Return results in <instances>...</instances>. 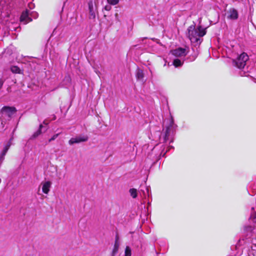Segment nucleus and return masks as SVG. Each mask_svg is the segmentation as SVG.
I'll return each mask as SVG.
<instances>
[{"instance_id":"nucleus-1","label":"nucleus","mask_w":256,"mask_h":256,"mask_svg":"<svg viewBox=\"0 0 256 256\" xmlns=\"http://www.w3.org/2000/svg\"><path fill=\"white\" fill-rule=\"evenodd\" d=\"M206 34V28H203L201 26H198L196 28L195 25L192 24L188 28V35L192 42H198L200 38Z\"/></svg>"},{"instance_id":"nucleus-2","label":"nucleus","mask_w":256,"mask_h":256,"mask_svg":"<svg viewBox=\"0 0 256 256\" xmlns=\"http://www.w3.org/2000/svg\"><path fill=\"white\" fill-rule=\"evenodd\" d=\"M248 60V54L246 52H242L236 59L232 60V64L238 68H243Z\"/></svg>"},{"instance_id":"nucleus-3","label":"nucleus","mask_w":256,"mask_h":256,"mask_svg":"<svg viewBox=\"0 0 256 256\" xmlns=\"http://www.w3.org/2000/svg\"><path fill=\"white\" fill-rule=\"evenodd\" d=\"M16 112V109L14 106H4L1 109V112L9 118H10Z\"/></svg>"},{"instance_id":"nucleus-4","label":"nucleus","mask_w":256,"mask_h":256,"mask_svg":"<svg viewBox=\"0 0 256 256\" xmlns=\"http://www.w3.org/2000/svg\"><path fill=\"white\" fill-rule=\"evenodd\" d=\"M88 137L86 135L80 136L76 138H71L69 140L68 143L70 144H74L86 142L88 140Z\"/></svg>"},{"instance_id":"nucleus-5","label":"nucleus","mask_w":256,"mask_h":256,"mask_svg":"<svg viewBox=\"0 0 256 256\" xmlns=\"http://www.w3.org/2000/svg\"><path fill=\"white\" fill-rule=\"evenodd\" d=\"M28 10H26L21 14L20 21L24 24H26L32 20V18L28 16Z\"/></svg>"},{"instance_id":"nucleus-6","label":"nucleus","mask_w":256,"mask_h":256,"mask_svg":"<svg viewBox=\"0 0 256 256\" xmlns=\"http://www.w3.org/2000/svg\"><path fill=\"white\" fill-rule=\"evenodd\" d=\"M171 53L172 55L176 57H180L182 56H186V48H178L175 50H171Z\"/></svg>"},{"instance_id":"nucleus-7","label":"nucleus","mask_w":256,"mask_h":256,"mask_svg":"<svg viewBox=\"0 0 256 256\" xmlns=\"http://www.w3.org/2000/svg\"><path fill=\"white\" fill-rule=\"evenodd\" d=\"M238 10L234 8H230L228 12L227 18L228 19L235 20L238 19Z\"/></svg>"},{"instance_id":"nucleus-8","label":"nucleus","mask_w":256,"mask_h":256,"mask_svg":"<svg viewBox=\"0 0 256 256\" xmlns=\"http://www.w3.org/2000/svg\"><path fill=\"white\" fill-rule=\"evenodd\" d=\"M51 186V182L50 181H47L43 184L42 187V191L45 194H48L50 191V188Z\"/></svg>"},{"instance_id":"nucleus-9","label":"nucleus","mask_w":256,"mask_h":256,"mask_svg":"<svg viewBox=\"0 0 256 256\" xmlns=\"http://www.w3.org/2000/svg\"><path fill=\"white\" fill-rule=\"evenodd\" d=\"M89 18L94 19L96 18L95 12L94 10L93 4L92 2H88Z\"/></svg>"},{"instance_id":"nucleus-10","label":"nucleus","mask_w":256,"mask_h":256,"mask_svg":"<svg viewBox=\"0 0 256 256\" xmlns=\"http://www.w3.org/2000/svg\"><path fill=\"white\" fill-rule=\"evenodd\" d=\"M43 128L42 124L39 126L38 130L35 132L30 138V140H34L38 136L42 134V129Z\"/></svg>"},{"instance_id":"nucleus-11","label":"nucleus","mask_w":256,"mask_h":256,"mask_svg":"<svg viewBox=\"0 0 256 256\" xmlns=\"http://www.w3.org/2000/svg\"><path fill=\"white\" fill-rule=\"evenodd\" d=\"M12 138H11L8 142L7 144L4 146V150L2 152V156H4L6 154L8 150L10 148V146L12 145Z\"/></svg>"},{"instance_id":"nucleus-12","label":"nucleus","mask_w":256,"mask_h":256,"mask_svg":"<svg viewBox=\"0 0 256 256\" xmlns=\"http://www.w3.org/2000/svg\"><path fill=\"white\" fill-rule=\"evenodd\" d=\"M136 77L138 80H142L144 77L143 71L141 70L138 69L136 72Z\"/></svg>"},{"instance_id":"nucleus-13","label":"nucleus","mask_w":256,"mask_h":256,"mask_svg":"<svg viewBox=\"0 0 256 256\" xmlns=\"http://www.w3.org/2000/svg\"><path fill=\"white\" fill-rule=\"evenodd\" d=\"M129 192L130 194V196H132V198H135L137 197L138 193H137L136 189L134 188H130L129 190Z\"/></svg>"},{"instance_id":"nucleus-14","label":"nucleus","mask_w":256,"mask_h":256,"mask_svg":"<svg viewBox=\"0 0 256 256\" xmlns=\"http://www.w3.org/2000/svg\"><path fill=\"white\" fill-rule=\"evenodd\" d=\"M119 242H114V248L112 252V255L114 256L118 252L119 248Z\"/></svg>"},{"instance_id":"nucleus-15","label":"nucleus","mask_w":256,"mask_h":256,"mask_svg":"<svg viewBox=\"0 0 256 256\" xmlns=\"http://www.w3.org/2000/svg\"><path fill=\"white\" fill-rule=\"evenodd\" d=\"M170 134V128L169 126L166 127L165 132H164V142H166L168 139V136Z\"/></svg>"},{"instance_id":"nucleus-16","label":"nucleus","mask_w":256,"mask_h":256,"mask_svg":"<svg viewBox=\"0 0 256 256\" xmlns=\"http://www.w3.org/2000/svg\"><path fill=\"white\" fill-rule=\"evenodd\" d=\"M173 64L175 67H178L182 65V62L180 59L176 58L174 60Z\"/></svg>"},{"instance_id":"nucleus-17","label":"nucleus","mask_w":256,"mask_h":256,"mask_svg":"<svg viewBox=\"0 0 256 256\" xmlns=\"http://www.w3.org/2000/svg\"><path fill=\"white\" fill-rule=\"evenodd\" d=\"M11 70L13 73L20 74V69L17 66H13L11 68Z\"/></svg>"},{"instance_id":"nucleus-18","label":"nucleus","mask_w":256,"mask_h":256,"mask_svg":"<svg viewBox=\"0 0 256 256\" xmlns=\"http://www.w3.org/2000/svg\"><path fill=\"white\" fill-rule=\"evenodd\" d=\"M125 256H131V249L128 246H126V248Z\"/></svg>"},{"instance_id":"nucleus-19","label":"nucleus","mask_w":256,"mask_h":256,"mask_svg":"<svg viewBox=\"0 0 256 256\" xmlns=\"http://www.w3.org/2000/svg\"><path fill=\"white\" fill-rule=\"evenodd\" d=\"M108 2L111 5H116L118 2L119 0H107Z\"/></svg>"},{"instance_id":"nucleus-20","label":"nucleus","mask_w":256,"mask_h":256,"mask_svg":"<svg viewBox=\"0 0 256 256\" xmlns=\"http://www.w3.org/2000/svg\"><path fill=\"white\" fill-rule=\"evenodd\" d=\"M250 219H251L254 222L256 223V212H254L251 214Z\"/></svg>"},{"instance_id":"nucleus-21","label":"nucleus","mask_w":256,"mask_h":256,"mask_svg":"<svg viewBox=\"0 0 256 256\" xmlns=\"http://www.w3.org/2000/svg\"><path fill=\"white\" fill-rule=\"evenodd\" d=\"M59 135V134H56L54 135L50 139L48 140V142L54 140Z\"/></svg>"},{"instance_id":"nucleus-22","label":"nucleus","mask_w":256,"mask_h":256,"mask_svg":"<svg viewBox=\"0 0 256 256\" xmlns=\"http://www.w3.org/2000/svg\"><path fill=\"white\" fill-rule=\"evenodd\" d=\"M112 8V6L110 5H106L104 6V10L107 11H110Z\"/></svg>"},{"instance_id":"nucleus-23","label":"nucleus","mask_w":256,"mask_h":256,"mask_svg":"<svg viewBox=\"0 0 256 256\" xmlns=\"http://www.w3.org/2000/svg\"><path fill=\"white\" fill-rule=\"evenodd\" d=\"M118 240H119V236H118V234H117L116 236V238H115V242H118Z\"/></svg>"},{"instance_id":"nucleus-24","label":"nucleus","mask_w":256,"mask_h":256,"mask_svg":"<svg viewBox=\"0 0 256 256\" xmlns=\"http://www.w3.org/2000/svg\"><path fill=\"white\" fill-rule=\"evenodd\" d=\"M4 84V81L0 79V89L2 88Z\"/></svg>"},{"instance_id":"nucleus-25","label":"nucleus","mask_w":256,"mask_h":256,"mask_svg":"<svg viewBox=\"0 0 256 256\" xmlns=\"http://www.w3.org/2000/svg\"><path fill=\"white\" fill-rule=\"evenodd\" d=\"M43 124H48V123L46 122V120H44L43 122Z\"/></svg>"}]
</instances>
